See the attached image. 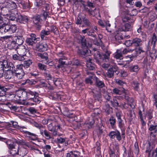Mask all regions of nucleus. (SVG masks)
<instances>
[{
    "instance_id": "nucleus-16",
    "label": "nucleus",
    "mask_w": 157,
    "mask_h": 157,
    "mask_svg": "<svg viewBox=\"0 0 157 157\" xmlns=\"http://www.w3.org/2000/svg\"><path fill=\"white\" fill-rule=\"evenodd\" d=\"M17 44L15 41L13 39L12 40H9L8 44V48L10 49H12L15 48L17 46Z\"/></svg>"
},
{
    "instance_id": "nucleus-19",
    "label": "nucleus",
    "mask_w": 157,
    "mask_h": 157,
    "mask_svg": "<svg viewBox=\"0 0 157 157\" xmlns=\"http://www.w3.org/2000/svg\"><path fill=\"white\" fill-rule=\"evenodd\" d=\"M48 46L45 43L40 44L38 46V48L40 51H44L47 50Z\"/></svg>"
},
{
    "instance_id": "nucleus-41",
    "label": "nucleus",
    "mask_w": 157,
    "mask_h": 157,
    "mask_svg": "<svg viewBox=\"0 0 157 157\" xmlns=\"http://www.w3.org/2000/svg\"><path fill=\"white\" fill-rule=\"evenodd\" d=\"M91 51L90 50L86 49L81 51L80 53L82 55L84 56H90L91 53Z\"/></svg>"
},
{
    "instance_id": "nucleus-37",
    "label": "nucleus",
    "mask_w": 157,
    "mask_h": 157,
    "mask_svg": "<svg viewBox=\"0 0 157 157\" xmlns=\"http://www.w3.org/2000/svg\"><path fill=\"white\" fill-rule=\"evenodd\" d=\"M50 34V32L45 30L41 31L40 34L41 37L42 39H44L45 36L48 35Z\"/></svg>"
},
{
    "instance_id": "nucleus-51",
    "label": "nucleus",
    "mask_w": 157,
    "mask_h": 157,
    "mask_svg": "<svg viewBox=\"0 0 157 157\" xmlns=\"http://www.w3.org/2000/svg\"><path fill=\"white\" fill-rule=\"evenodd\" d=\"M73 155L74 156V157H83L82 156L80 155V153L76 151H73L72 153Z\"/></svg>"
},
{
    "instance_id": "nucleus-56",
    "label": "nucleus",
    "mask_w": 157,
    "mask_h": 157,
    "mask_svg": "<svg viewBox=\"0 0 157 157\" xmlns=\"http://www.w3.org/2000/svg\"><path fill=\"white\" fill-rule=\"evenodd\" d=\"M75 2L79 4H82L84 7H85V2L82 0H75Z\"/></svg>"
},
{
    "instance_id": "nucleus-59",
    "label": "nucleus",
    "mask_w": 157,
    "mask_h": 157,
    "mask_svg": "<svg viewBox=\"0 0 157 157\" xmlns=\"http://www.w3.org/2000/svg\"><path fill=\"white\" fill-rule=\"evenodd\" d=\"M38 66L39 68L41 70H44L46 69V67L45 65L41 63H39L38 64Z\"/></svg>"
},
{
    "instance_id": "nucleus-61",
    "label": "nucleus",
    "mask_w": 157,
    "mask_h": 157,
    "mask_svg": "<svg viewBox=\"0 0 157 157\" xmlns=\"http://www.w3.org/2000/svg\"><path fill=\"white\" fill-rule=\"evenodd\" d=\"M25 128H24L23 127H21L20 128V130L21 131L25 133H26L27 134L29 135H31L32 134L30 132L27 131L25 130Z\"/></svg>"
},
{
    "instance_id": "nucleus-55",
    "label": "nucleus",
    "mask_w": 157,
    "mask_h": 157,
    "mask_svg": "<svg viewBox=\"0 0 157 157\" xmlns=\"http://www.w3.org/2000/svg\"><path fill=\"white\" fill-rule=\"evenodd\" d=\"M96 82L97 86L99 88L103 87L105 86L104 83L101 81L97 80Z\"/></svg>"
},
{
    "instance_id": "nucleus-2",
    "label": "nucleus",
    "mask_w": 157,
    "mask_h": 157,
    "mask_svg": "<svg viewBox=\"0 0 157 157\" xmlns=\"http://www.w3.org/2000/svg\"><path fill=\"white\" fill-rule=\"evenodd\" d=\"M92 51L93 53L94 58L99 64L101 63V62L102 61L105 60L106 62V60L109 59L111 53L110 52L107 51L105 54L101 55L95 48H93Z\"/></svg>"
},
{
    "instance_id": "nucleus-23",
    "label": "nucleus",
    "mask_w": 157,
    "mask_h": 157,
    "mask_svg": "<svg viewBox=\"0 0 157 157\" xmlns=\"http://www.w3.org/2000/svg\"><path fill=\"white\" fill-rule=\"evenodd\" d=\"M142 41L141 39L138 38H136L132 40V43L135 46H140L141 44Z\"/></svg>"
},
{
    "instance_id": "nucleus-29",
    "label": "nucleus",
    "mask_w": 157,
    "mask_h": 157,
    "mask_svg": "<svg viewBox=\"0 0 157 157\" xmlns=\"http://www.w3.org/2000/svg\"><path fill=\"white\" fill-rule=\"evenodd\" d=\"M27 153V150L25 148L22 147L19 148L18 154L23 156L26 155Z\"/></svg>"
},
{
    "instance_id": "nucleus-42",
    "label": "nucleus",
    "mask_w": 157,
    "mask_h": 157,
    "mask_svg": "<svg viewBox=\"0 0 157 157\" xmlns=\"http://www.w3.org/2000/svg\"><path fill=\"white\" fill-rule=\"evenodd\" d=\"M129 69L131 72H137L139 71V68L137 66L135 65L131 67Z\"/></svg>"
},
{
    "instance_id": "nucleus-5",
    "label": "nucleus",
    "mask_w": 157,
    "mask_h": 157,
    "mask_svg": "<svg viewBox=\"0 0 157 157\" xmlns=\"http://www.w3.org/2000/svg\"><path fill=\"white\" fill-rule=\"evenodd\" d=\"M47 127L48 130L52 132V136L57 135L60 136L61 135L58 133V131H61L62 129L59 124L56 125L54 123H52L48 124Z\"/></svg>"
},
{
    "instance_id": "nucleus-43",
    "label": "nucleus",
    "mask_w": 157,
    "mask_h": 157,
    "mask_svg": "<svg viewBox=\"0 0 157 157\" xmlns=\"http://www.w3.org/2000/svg\"><path fill=\"white\" fill-rule=\"evenodd\" d=\"M32 63V60L31 59H29L24 62V67L26 68L28 67Z\"/></svg>"
},
{
    "instance_id": "nucleus-45",
    "label": "nucleus",
    "mask_w": 157,
    "mask_h": 157,
    "mask_svg": "<svg viewBox=\"0 0 157 157\" xmlns=\"http://www.w3.org/2000/svg\"><path fill=\"white\" fill-rule=\"evenodd\" d=\"M66 139V138H62L59 137L57 138V141L59 143L62 144L65 142Z\"/></svg>"
},
{
    "instance_id": "nucleus-57",
    "label": "nucleus",
    "mask_w": 157,
    "mask_h": 157,
    "mask_svg": "<svg viewBox=\"0 0 157 157\" xmlns=\"http://www.w3.org/2000/svg\"><path fill=\"white\" fill-rule=\"evenodd\" d=\"M139 84L137 83V82H133V83L132 84V86L134 88L135 90H138V87H139Z\"/></svg>"
},
{
    "instance_id": "nucleus-62",
    "label": "nucleus",
    "mask_w": 157,
    "mask_h": 157,
    "mask_svg": "<svg viewBox=\"0 0 157 157\" xmlns=\"http://www.w3.org/2000/svg\"><path fill=\"white\" fill-rule=\"evenodd\" d=\"M31 100H33L34 102L35 103H39L40 102V101L39 100L38 98L37 95L34 97Z\"/></svg>"
},
{
    "instance_id": "nucleus-54",
    "label": "nucleus",
    "mask_w": 157,
    "mask_h": 157,
    "mask_svg": "<svg viewBox=\"0 0 157 157\" xmlns=\"http://www.w3.org/2000/svg\"><path fill=\"white\" fill-rule=\"evenodd\" d=\"M132 52V49L129 48L124 49L122 51V53L124 54H127L128 52Z\"/></svg>"
},
{
    "instance_id": "nucleus-48",
    "label": "nucleus",
    "mask_w": 157,
    "mask_h": 157,
    "mask_svg": "<svg viewBox=\"0 0 157 157\" xmlns=\"http://www.w3.org/2000/svg\"><path fill=\"white\" fill-rule=\"evenodd\" d=\"M118 126L119 128L121 129H123L124 128V124L122 122V120H120L119 121H118Z\"/></svg>"
},
{
    "instance_id": "nucleus-46",
    "label": "nucleus",
    "mask_w": 157,
    "mask_h": 157,
    "mask_svg": "<svg viewBox=\"0 0 157 157\" xmlns=\"http://www.w3.org/2000/svg\"><path fill=\"white\" fill-rule=\"evenodd\" d=\"M110 102L111 104L114 107H116L120 106L119 103H118L117 100L115 98L113 99V101H110Z\"/></svg>"
},
{
    "instance_id": "nucleus-17",
    "label": "nucleus",
    "mask_w": 157,
    "mask_h": 157,
    "mask_svg": "<svg viewBox=\"0 0 157 157\" xmlns=\"http://www.w3.org/2000/svg\"><path fill=\"white\" fill-rule=\"evenodd\" d=\"M26 51V50L24 46H21L20 47L17 48V50L18 54L19 55H21V56H23L24 57L25 55Z\"/></svg>"
},
{
    "instance_id": "nucleus-63",
    "label": "nucleus",
    "mask_w": 157,
    "mask_h": 157,
    "mask_svg": "<svg viewBox=\"0 0 157 157\" xmlns=\"http://www.w3.org/2000/svg\"><path fill=\"white\" fill-rule=\"evenodd\" d=\"M24 34V32L23 29H19L17 33V35L18 36L21 35L23 36V35Z\"/></svg>"
},
{
    "instance_id": "nucleus-12",
    "label": "nucleus",
    "mask_w": 157,
    "mask_h": 157,
    "mask_svg": "<svg viewBox=\"0 0 157 157\" xmlns=\"http://www.w3.org/2000/svg\"><path fill=\"white\" fill-rule=\"evenodd\" d=\"M5 7L7 8H8L9 10H11L16 8L17 6L16 3L12 1H8L5 3Z\"/></svg>"
},
{
    "instance_id": "nucleus-22",
    "label": "nucleus",
    "mask_w": 157,
    "mask_h": 157,
    "mask_svg": "<svg viewBox=\"0 0 157 157\" xmlns=\"http://www.w3.org/2000/svg\"><path fill=\"white\" fill-rule=\"evenodd\" d=\"M92 60L90 58H89L87 60L86 66L90 70H93L94 67V64L91 62Z\"/></svg>"
},
{
    "instance_id": "nucleus-18",
    "label": "nucleus",
    "mask_w": 157,
    "mask_h": 157,
    "mask_svg": "<svg viewBox=\"0 0 157 157\" xmlns=\"http://www.w3.org/2000/svg\"><path fill=\"white\" fill-rule=\"evenodd\" d=\"M121 49L117 50L114 54V57L117 59H121L122 58V54Z\"/></svg>"
},
{
    "instance_id": "nucleus-3",
    "label": "nucleus",
    "mask_w": 157,
    "mask_h": 157,
    "mask_svg": "<svg viewBox=\"0 0 157 157\" xmlns=\"http://www.w3.org/2000/svg\"><path fill=\"white\" fill-rule=\"evenodd\" d=\"M17 29V27L14 25L6 24H3V25L0 24V31L2 33L4 32L12 34L14 33Z\"/></svg>"
},
{
    "instance_id": "nucleus-39",
    "label": "nucleus",
    "mask_w": 157,
    "mask_h": 157,
    "mask_svg": "<svg viewBox=\"0 0 157 157\" xmlns=\"http://www.w3.org/2000/svg\"><path fill=\"white\" fill-rule=\"evenodd\" d=\"M15 75L16 78H22L25 75V73L24 71L17 72L15 73Z\"/></svg>"
},
{
    "instance_id": "nucleus-14",
    "label": "nucleus",
    "mask_w": 157,
    "mask_h": 157,
    "mask_svg": "<svg viewBox=\"0 0 157 157\" xmlns=\"http://www.w3.org/2000/svg\"><path fill=\"white\" fill-rule=\"evenodd\" d=\"M40 133L42 136H44L45 138L47 140H50L52 138L50 134V132L46 130H40Z\"/></svg>"
},
{
    "instance_id": "nucleus-13",
    "label": "nucleus",
    "mask_w": 157,
    "mask_h": 157,
    "mask_svg": "<svg viewBox=\"0 0 157 157\" xmlns=\"http://www.w3.org/2000/svg\"><path fill=\"white\" fill-rule=\"evenodd\" d=\"M28 21V18L27 16H22L20 14H17L16 21L20 23H24Z\"/></svg>"
},
{
    "instance_id": "nucleus-53",
    "label": "nucleus",
    "mask_w": 157,
    "mask_h": 157,
    "mask_svg": "<svg viewBox=\"0 0 157 157\" xmlns=\"http://www.w3.org/2000/svg\"><path fill=\"white\" fill-rule=\"evenodd\" d=\"M53 80L54 84L56 86H59L61 84V82H60L59 79H54Z\"/></svg>"
},
{
    "instance_id": "nucleus-60",
    "label": "nucleus",
    "mask_w": 157,
    "mask_h": 157,
    "mask_svg": "<svg viewBox=\"0 0 157 157\" xmlns=\"http://www.w3.org/2000/svg\"><path fill=\"white\" fill-rule=\"evenodd\" d=\"M132 40L131 41L130 40H127L125 42L124 44L126 46H129L131 45L132 44Z\"/></svg>"
},
{
    "instance_id": "nucleus-40",
    "label": "nucleus",
    "mask_w": 157,
    "mask_h": 157,
    "mask_svg": "<svg viewBox=\"0 0 157 157\" xmlns=\"http://www.w3.org/2000/svg\"><path fill=\"white\" fill-rule=\"evenodd\" d=\"M83 23L86 26L91 27V22L85 17L83 19Z\"/></svg>"
},
{
    "instance_id": "nucleus-34",
    "label": "nucleus",
    "mask_w": 157,
    "mask_h": 157,
    "mask_svg": "<svg viewBox=\"0 0 157 157\" xmlns=\"http://www.w3.org/2000/svg\"><path fill=\"white\" fill-rule=\"evenodd\" d=\"M157 126V124L155 123L154 124V125L151 124L150 125L149 129L151 131H153V132H151V135L152 132L155 133L157 131L156 127Z\"/></svg>"
},
{
    "instance_id": "nucleus-11",
    "label": "nucleus",
    "mask_w": 157,
    "mask_h": 157,
    "mask_svg": "<svg viewBox=\"0 0 157 157\" xmlns=\"http://www.w3.org/2000/svg\"><path fill=\"white\" fill-rule=\"evenodd\" d=\"M118 69V67L115 64H113L112 68L108 70L106 73L107 77L109 78H112L113 75V72L117 71Z\"/></svg>"
},
{
    "instance_id": "nucleus-10",
    "label": "nucleus",
    "mask_w": 157,
    "mask_h": 157,
    "mask_svg": "<svg viewBox=\"0 0 157 157\" xmlns=\"http://www.w3.org/2000/svg\"><path fill=\"white\" fill-rule=\"evenodd\" d=\"M4 66L5 71L13 70L14 69V65L11 62H9L6 60H3Z\"/></svg>"
},
{
    "instance_id": "nucleus-1",
    "label": "nucleus",
    "mask_w": 157,
    "mask_h": 157,
    "mask_svg": "<svg viewBox=\"0 0 157 157\" xmlns=\"http://www.w3.org/2000/svg\"><path fill=\"white\" fill-rule=\"evenodd\" d=\"M36 96V93L30 90L26 91L23 89H19L15 93V97H18L19 98L18 99L20 101H25L27 99L31 100Z\"/></svg>"
},
{
    "instance_id": "nucleus-33",
    "label": "nucleus",
    "mask_w": 157,
    "mask_h": 157,
    "mask_svg": "<svg viewBox=\"0 0 157 157\" xmlns=\"http://www.w3.org/2000/svg\"><path fill=\"white\" fill-rule=\"evenodd\" d=\"M6 16L7 19L9 20L12 21H16L17 14L14 16L13 14H7L6 15Z\"/></svg>"
},
{
    "instance_id": "nucleus-49",
    "label": "nucleus",
    "mask_w": 157,
    "mask_h": 157,
    "mask_svg": "<svg viewBox=\"0 0 157 157\" xmlns=\"http://www.w3.org/2000/svg\"><path fill=\"white\" fill-rule=\"evenodd\" d=\"M129 106H131V105L129 103L126 104V103H124V104H121L120 105V107H121L122 108H124L125 109H127Z\"/></svg>"
},
{
    "instance_id": "nucleus-27",
    "label": "nucleus",
    "mask_w": 157,
    "mask_h": 157,
    "mask_svg": "<svg viewBox=\"0 0 157 157\" xmlns=\"http://www.w3.org/2000/svg\"><path fill=\"white\" fill-rule=\"evenodd\" d=\"M23 67V66L22 64H18L16 66V68L14 67V69H13V70L14 71L15 73L24 71L22 69Z\"/></svg>"
},
{
    "instance_id": "nucleus-6",
    "label": "nucleus",
    "mask_w": 157,
    "mask_h": 157,
    "mask_svg": "<svg viewBox=\"0 0 157 157\" xmlns=\"http://www.w3.org/2000/svg\"><path fill=\"white\" fill-rule=\"evenodd\" d=\"M8 147L10 153L13 155L18 154L19 148L18 144H9Z\"/></svg>"
},
{
    "instance_id": "nucleus-44",
    "label": "nucleus",
    "mask_w": 157,
    "mask_h": 157,
    "mask_svg": "<svg viewBox=\"0 0 157 157\" xmlns=\"http://www.w3.org/2000/svg\"><path fill=\"white\" fill-rule=\"evenodd\" d=\"M63 59L62 58H60L59 60V64L57 66L58 68L62 67V65H64L65 63V61H63Z\"/></svg>"
},
{
    "instance_id": "nucleus-64",
    "label": "nucleus",
    "mask_w": 157,
    "mask_h": 157,
    "mask_svg": "<svg viewBox=\"0 0 157 157\" xmlns=\"http://www.w3.org/2000/svg\"><path fill=\"white\" fill-rule=\"evenodd\" d=\"M154 103L157 108V94L154 95Z\"/></svg>"
},
{
    "instance_id": "nucleus-30",
    "label": "nucleus",
    "mask_w": 157,
    "mask_h": 157,
    "mask_svg": "<svg viewBox=\"0 0 157 157\" xmlns=\"http://www.w3.org/2000/svg\"><path fill=\"white\" fill-rule=\"evenodd\" d=\"M77 39L78 40L79 42L81 43L83 45L86 44V40L85 39L84 36H82L80 35H78V36H76Z\"/></svg>"
},
{
    "instance_id": "nucleus-20",
    "label": "nucleus",
    "mask_w": 157,
    "mask_h": 157,
    "mask_svg": "<svg viewBox=\"0 0 157 157\" xmlns=\"http://www.w3.org/2000/svg\"><path fill=\"white\" fill-rule=\"evenodd\" d=\"M97 31L98 29L97 26H94V27L90 29L87 33V34L89 36H94L93 33H97Z\"/></svg>"
},
{
    "instance_id": "nucleus-35",
    "label": "nucleus",
    "mask_w": 157,
    "mask_h": 157,
    "mask_svg": "<svg viewBox=\"0 0 157 157\" xmlns=\"http://www.w3.org/2000/svg\"><path fill=\"white\" fill-rule=\"evenodd\" d=\"M109 123L113 128H115V124L116 123V121L115 119L113 117H111L109 120Z\"/></svg>"
},
{
    "instance_id": "nucleus-24",
    "label": "nucleus",
    "mask_w": 157,
    "mask_h": 157,
    "mask_svg": "<svg viewBox=\"0 0 157 157\" xmlns=\"http://www.w3.org/2000/svg\"><path fill=\"white\" fill-rule=\"evenodd\" d=\"M113 93L116 94H121L122 93H125V89L122 88L121 90H120L117 88H115L113 90Z\"/></svg>"
},
{
    "instance_id": "nucleus-26",
    "label": "nucleus",
    "mask_w": 157,
    "mask_h": 157,
    "mask_svg": "<svg viewBox=\"0 0 157 157\" xmlns=\"http://www.w3.org/2000/svg\"><path fill=\"white\" fill-rule=\"evenodd\" d=\"M85 17L82 16L81 14H79L77 17L76 24H81L82 21H83V19Z\"/></svg>"
},
{
    "instance_id": "nucleus-38",
    "label": "nucleus",
    "mask_w": 157,
    "mask_h": 157,
    "mask_svg": "<svg viewBox=\"0 0 157 157\" xmlns=\"http://www.w3.org/2000/svg\"><path fill=\"white\" fill-rule=\"evenodd\" d=\"M33 124L35 127L39 129L40 131V130H42L41 129L44 128L45 127L41 124H38L36 122H34L33 123Z\"/></svg>"
},
{
    "instance_id": "nucleus-9",
    "label": "nucleus",
    "mask_w": 157,
    "mask_h": 157,
    "mask_svg": "<svg viewBox=\"0 0 157 157\" xmlns=\"http://www.w3.org/2000/svg\"><path fill=\"white\" fill-rule=\"evenodd\" d=\"M43 16L41 15H38L33 17V22L35 24L38 28H40V24L42 20Z\"/></svg>"
},
{
    "instance_id": "nucleus-32",
    "label": "nucleus",
    "mask_w": 157,
    "mask_h": 157,
    "mask_svg": "<svg viewBox=\"0 0 157 157\" xmlns=\"http://www.w3.org/2000/svg\"><path fill=\"white\" fill-rule=\"evenodd\" d=\"M38 56L42 59H45L47 62H48V55L47 53H38Z\"/></svg>"
},
{
    "instance_id": "nucleus-4",
    "label": "nucleus",
    "mask_w": 157,
    "mask_h": 157,
    "mask_svg": "<svg viewBox=\"0 0 157 157\" xmlns=\"http://www.w3.org/2000/svg\"><path fill=\"white\" fill-rule=\"evenodd\" d=\"M132 55L126 56V58L129 59L126 61V63L124 64V67H127L129 65V63L132 61L134 58L136 57L139 54L141 53H144V51L140 48H136L134 49H132Z\"/></svg>"
},
{
    "instance_id": "nucleus-7",
    "label": "nucleus",
    "mask_w": 157,
    "mask_h": 157,
    "mask_svg": "<svg viewBox=\"0 0 157 157\" xmlns=\"http://www.w3.org/2000/svg\"><path fill=\"white\" fill-rule=\"evenodd\" d=\"M35 34L31 33L30 35V37H28L26 40V43L29 45L34 46L36 42V38Z\"/></svg>"
},
{
    "instance_id": "nucleus-8",
    "label": "nucleus",
    "mask_w": 157,
    "mask_h": 157,
    "mask_svg": "<svg viewBox=\"0 0 157 157\" xmlns=\"http://www.w3.org/2000/svg\"><path fill=\"white\" fill-rule=\"evenodd\" d=\"M108 136L111 139H114L116 137L118 141H120L121 139L120 133L117 130L110 132L109 133Z\"/></svg>"
},
{
    "instance_id": "nucleus-50",
    "label": "nucleus",
    "mask_w": 157,
    "mask_h": 157,
    "mask_svg": "<svg viewBox=\"0 0 157 157\" xmlns=\"http://www.w3.org/2000/svg\"><path fill=\"white\" fill-rule=\"evenodd\" d=\"M22 7L24 9H26L27 8H29L30 7L29 2H26L25 3H22L21 4Z\"/></svg>"
},
{
    "instance_id": "nucleus-28",
    "label": "nucleus",
    "mask_w": 157,
    "mask_h": 157,
    "mask_svg": "<svg viewBox=\"0 0 157 157\" xmlns=\"http://www.w3.org/2000/svg\"><path fill=\"white\" fill-rule=\"evenodd\" d=\"M91 121L89 122H86L84 123V126L86 128V129L90 128H91L93 124L94 121L93 119H91Z\"/></svg>"
},
{
    "instance_id": "nucleus-21",
    "label": "nucleus",
    "mask_w": 157,
    "mask_h": 157,
    "mask_svg": "<svg viewBox=\"0 0 157 157\" xmlns=\"http://www.w3.org/2000/svg\"><path fill=\"white\" fill-rule=\"evenodd\" d=\"M132 27L131 25L128 23H127L122 27V30L124 31H131L132 29Z\"/></svg>"
},
{
    "instance_id": "nucleus-25",
    "label": "nucleus",
    "mask_w": 157,
    "mask_h": 157,
    "mask_svg": "<svg viewBox=\"0 0 157 157\" xmlns=\"http://www.w3.org/2000/svg\"><path fill=\"white\" fill-rule=\"evenodd\" d=\"M12 58L14 60H18L19 61H22L25 59V58L21 55H18L15 54L13 55Z\"/></svg>"
},
{
    "instance_id": "nucleus-58",
    "label": "nucleus",
    "mask_w": 157,
    "mask_h": 157,
    "mask_svg": "<svg viewBox=\"0 0 157 157\" xmlns=\"http://www.w3.org/2000/svg\"><path fill=\"white\" fill-rule=\"evenodd\" d=\"M156 40L157 39L155 34L154 33L153 34L152 37L151 39V43L155 44Z\"/></svg>"
},
{
    "instance_id": "nucleus-15",
    "label": "nucleus",
    "mask_w": 157,
    "mask_h": 157,
    "mask_svg": "<svg viewBox=\"0 0 157 157\" xmlns=\"http://www.w3.org/2000/svg\"><path fill=\"white\" fill-rule=\"evenodd\" d=\"M17 45H21L24 42V39L21 35L15 36L13 38Z\"/></svg>"
},
{
    "instance_id": "nucleus-36",
    "label": "nucleus",
    "mask_w": 157,
    "mask_h": 157,
    "mask_svg": "<svg viewBox=\"0 0 157 157\" xmlns=\"http://www.w3.org/2000/svg\"><path fill=\"white\" fill-rule=\"evenodd\" d=\"M114 63H113V64ZM113 66V65H111L109 63H104L101 65V67L105 70H108L111 69Z\"/></svg>"
},
{
    "instance_id": "nucleus-31",
    "label": "nucleus",
    "mask_w": 157,
    "mask_h": 157,
    "mask_svg": "<svg viewBox=\"0 0 157 157\" xmlns=\"http://www.w3.org/2000/svg\"><path fill=\"white\" fill-rule=\"evenodd\" d=\"M4 61H0V78L3 76L4 72Z\"/></svg>"
},
{
    "instance_id": "nucleus-52",
    "label": "nucleus",
    "mask_w": 157,
    "mask_h": 157,
    "mask_svg": "<svg viewBox=\"0 0 157 157\" xmlns=\"http://www.w3.org/2000/svg\"><path fill=\"white\" fill-rule=\"evenodd\" d=\"M45 3V2L42 0H40L39 2H36L35 5L37 7H39L42 5H43Z\"/></svg>"
},
{
    "instance_id": "nucleus-47",
    "label": "nucleus",
    "mask_w": 157,
    "mask_h": 157,
    "mask_svg": "<svg viewBox=\"0 0 157 157\" xmlns=\"http://www.w3.org/2000/svg\"><path fill=\"white\" fill-rule=\"evenodd\" d=\"M89 13L92 15L93 16H94L96 14H97L98 12V11L95 8L93 10H88Z\"/></svg>"
}]
</instances>
